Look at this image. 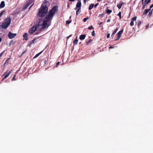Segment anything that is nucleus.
<instances>
[{
	"mask_svg": "<svg viewBox=\"0 0 153 153\" xmlns=\"http://www.w3.org/2000/svg\"><path fill=\"white\" fill-rule=\"evenodd\" d=\"M88 18H85L83 19V21L84 22H85L88 19Z\"/></svg>",
	"mask_w": 153,
	"mask_h": 153,
	"instance_id": "obj_25",
	"label": "nucleus"
},
{
	"mask_svg": "<svg viewBox=\"0 0 153 153\" xmlns=\"http://www.w3.org/2000/svg\"><path fill=\"white\" fill-rule=\"evenodd\" d=\"M88 29H89V30H91V29H94V27H93V26H91L90 27H88Z\"/></svg>",
	"mask_w": 153,
	"mask_h": 153,
	"instance_id": "obj_24",
	"label": "nucleus"
},
{
	"mask_svg": "<svg viewBox=\"0 0 153 153\" xmlns=\"http://www.w3.org/2000/svg\"><path fill=\"white\" fill-rule=\"evenodd\" d=\"M137 23V25L138 26H139L140 25L141 22L140 21H138Z\"/></svg>",
	"mask_w": 153,
	"mask_h": 153,
	"instance_id": "obj_32",
	"label": "nucleus"
},
{
	"mask_svg": "<svg viewBox=\"0 0 153 153\" xmlns=\"http://www.w3.org/2000/svg\"><path fill=\"white\" fill-rule=\"evenodd\" d=\"M143 6L142 7V8L143 9H144L145 8V6L146 5V4H143Z\"/></svg>",
	"mask_w": 153,
	"mask_h": 153,
	"instance_id": "obj_30",
	"label": "nucleus"
},
{
	"mask_svg": "<svg viewBox=\"0 0 153 153\" xmlns=\"http://www.w3.org/2000/svg\"><path fill=\"white\" fill-rule=\"evenodd\" d=\"M42 51H41V52H40L39 53L36 54L33 57V59L36 58L38 57L42 53Z\"/></svg>",
	"mask_w": 153,
	"mask_h": 153,
	"instance_id": "obj_16",
	"label": "nucleus"
},
{
	"mask_svg": "<svg viewBox=\"0 0 153 153\" xmlns=\"http://www.w3.org/2000/svg\"><path fill=\"white\" fill-rule=\"evenodd\" d=\"M71 16H70V18H71Z\"/></svg>",
	"mask_w": 153,
	"mask_h": 153,
	"instance_id": "obj_53",
	"label": "nucleus"
},
{
	"mask_svg": "<svg viewBox=\"0 0 153 153\" xmlns=\"http://www.w3.org/2000/svg\"><path fill=\"white\" fill-rule=\"evenodd\" d=\"M95 35V32L94 31H93L92 32V35L94 36Z\"/></svg>",
	"mask_w": 153,
	"mask_h": 153,
	"instance_id": "obj_31",
	"label": "nucleus"
},
{
	"mask_svg": "<svg viewBox=\"0 0 153 153\" xmlns=\"http://www.w3.org/2000/svg\"><path fill=\"white\" fill-rule=\"evenodd\" d=\"M57 7L56 6L53 7L49 11L45 19H44L42 18L39 19L38 25L33 27L30 29L29 30L30 34H33L37 29L40 30L42 29L48 27L51 25V21L57 10Z\"/></svg>",
	"mask_w": 153,
	"mask_h": 153,
	"instance_id": "obj_1",
	"label": "nucleus"
},
{
	"mask_svg": "<svg viewBox=\"0 0 153 153\" xmlns=\"http://www.w3.org/2000/svg\"><path fill=\"white\" fill-rule=\"evenodd\" d=\"M34 42L35 41H33V43H34ZM35 42H36V41H35Z\"/></svg>",
	"mask_w": 153,
	"mask_h": 153,
	"instance_id": "obj_54",
	"label": "nucleus"
},
{
	"mask_svg": "<svg viewBox=\"0 0 153 153\" xmlns=\"http://www.w3.org/2000/svg\"><path fill=\"white\" fill-rule=\"evenodd\" d=\"M4 11H2L0 13V17H1V16L4 14Z\"/></svg>",
	"mask_w": 153,
	"mask_h": 153,
	"instance_id": "obj_21",
	"label": "nucleus"
},
{
	"mask_svg": "<svg viewBox=\"0 0 153 153\" xmlns=\"http://www.w3.org/2000/svg\"><path fill=\"white\" fill-rule=\"evenodd\" d=\"M48 8L46 5H42L41 8L39 10V12L38 13V15L40 17L44 16L47 13Z\"/></svg>",
	"mask_w": 153,
	"mask_h": 153,
	"instance_id": "obj_2",
	"label": "nucleus"
},
{
	"mask_svg": "<svg viewBox=\"0 0 153 153\" xmlns=\"http://www.w3.org/2000/svg\"><path fill=\"white\" fill-rule=\"evenodd\" d=\"M30 4H31V3H30L28 4H27L25 6V7H24V9H26V8H27Z\"/></svg>",
	"mask_w": 153,
	"mask_h": 153,
	"instance_id": "obj_20",
	"label": "nucleus"
},
{
	"mask_svg": "<svg viewBox=\"0 0 153 153\" xmlns=\"http://www.w3.org/2000/svg\"><path fill=\"white\" fill-rule=\"evenodd\" d=\"M124 4L123 2L120 1V3L117 4V7L119 9L121 8L122 5Z\"/></svg>",
	"mask_w": 153,
	"mask_h": 153,
	"instance_id": "obj_10",
	"label": "nucleus"
},
{
	"mask_svg": "<svg viewBox=\"0 0 153 153\" xmlns=\"http://www.w3.org/2000/svg\"><path fill=\"white\" fill-rule=\"evenodd\" d=\"M77 7H76L75 8V9L76 10Z\"/></svg>",
	"mask_w": 153,
	"mask_h": 153,
	"instance_id": "obj_51",
	"label": "nucleus"
},
{
	"mask_svg": "<svg viewBox=\"0 0 153 153\" xmlns=\"http://www.w3.org/2000/svg\"><path fill=\"white\" fill-rule=\"evenodd\" d=\"M117 30H118V29H116L114 30V32L113 33H112L111 36H112V37H113L114 36V35L116 33L117 31Z\"/></svg>",
	"mask_w": 153,
	"mask_h": 153,
	"instance_id": "obj_15",
	"label": "nucleus"
},
{
	"mask_svg": "<svg viewBox=\"0 0 153 153\" xmlns=\"http://www.w3.org/2000/svg\"><path fill=\"white\" fill-rule=\"evenodd\" d=\"M33 4L31 6H30V8L32 6V5H33Z\"/></svg>",
	"mask_w": 153,
	"mask_h": 153,
	"instance_id": "obj_50",
	"label": "nucleus"
},
{
	"mask_svg": "<svg viewBox=\"0 0 153 153\" xmlns=\"http://www.w3.org/2000/svg\"><path fill=\"white\" fill-rule=\"evenodd\" d=\"M101 1V0H98V1Z\"/></svg>",
	"mask_w": 153,
	"mask_h": 153,
	"instance_id": "obj_52",
	"label": "nucleus"
},
{
	"mask_svg": "<svg viewBox=\"0 0 153 153\" xmlns=\"http://www.w3.org/2000/svg\"><path fill=\"white\" fill-rule=\"evenodd\" d=\"M77 36L76 38L73 41V44H76L77 43L78 40L77 39Z\"/></svg>",
	"mask_w": 153,
	"mask_h": 153,
	"instance_id": "obj_14",
	"label": "nucleus"
},
{
	"mask_svg": "<svg viewBox=\"0 0 153 153\" xmlns=\"http://www.w3.org/2000/svg\"><path fill=\"white\" fill-rule=\"evenodd\" d=\"M123 29L122 30L120 31H119L117 34V38L116 39V40H119L123 32Z\"/></svg>",
	"mask_w": 153,
	"mask_h": 153,
	"instance_id": "obj_5",
	"label": "nucleus"
},
{
	"mask_svg": "<svg viewBox=\"0 0 153 153\" xmlns=\"http://www.w3.org/2000/svg\"><path fill=\"white\" fill-rule=\"evenodd\" d=\"M110 21V19H108V20H107V22H109Z\"/></svg>",
	"mask_w": 153,
	"mask_h": 153,
	"instance_id": "obj_41",
	"label": "nucleus"
},
{
	"mask_svg": "<svg viewBox=\"0 0 153 153\" xmlns=\"http://www.w3.org/2000/svg\"><path fill=\"white\" fill-rule=\"evenodd\" d=\"M5 51H3V52H2V53H1L0 54V57L3 54L4 52Z\"/></svg>",
	"mask_w": 153,
	"mask_h": 153,
	"instance_id": "obj_33",
	"label": "nucleus"
},
{
	"mask_svg": "<svg viewBox=\"0 0 153 153\" xmlns=\"http://www.w3.org/2000/svg\"><path fill=\"white\" fill-rule=\"evenodd\" d=\"M87 0H84V2L85 3Z\"/></svg>",
	"mask_w": 153,
	"mask_h": 153,
	"instance_id": "obj_49",
	"label": "nucleus"
},
{
	"mask_svg": "<svg viewBox=\"0 0 153 153\" xmlns=\"http://www.w3.org/2000/svg\"><path fill=\"white\" fill-rule=\"evenodd\" d=\"M16 36V33H11V32H9L8 36V38L10 39H12L14 37H15V36Z\"/></svg>",
	"mask_w": 153,
	"mask_h": 153,
	"instance_id": "obj_4",
	"label": "nucleus"
},
{
	"mask_svg": "<svg viewBox=\"0 0 153 153\" xmlns=\"http://www.w3.org/2000/svg\"><path fill=\"white\" fill-rule=\"evenodd\" d=\"M152 11H150L149 12V15L150 16H151L152 15Z\"/></svg>",
	"mask_w": 153,
	"mask_h": 153,
	"instance_id": "obj_29",
	"label": "nucleus"
},
{
	"mask_svg": "<svg viewBox=\"0 0 153 153\" xmlns=\"http://www.w3.org/2000/svg\"><path fill=\"white\" fill-rule=\"evenodd\" d=\"M114 48V47H112V46H110V47H109V49H110V48Z\"/></svg>",
	"mask_w": 153,
	"mask_h": 153,
	"instance_id": "obj_42",
	"label": "nucleus"
},
{
	"mask_svg": "<svg viewBox=\"0 0 153 153\" xmlns=\"http://www.w3.org/2000/svg\"><path fill=\"white\" fill-rule=\"evenodd\" d=\"M2 40V39L1 37H0V42H1Z\"/></svg>",
	"mask_w": 153,
	"mask_h": 153,
	"instance_id": "obj_47",
	"label": "nucleus"
},
{
	"mask_svg": "<svg viewBox=\"0 0 153 153\" xmlns=\"http://www.w3.org/2000/svg\"><path fill=\"white\" fill-rule=\"evenodd\" d=\"M5 6V3L4 1H2L0 5V8H1L4 7Z\"/></svg>",
	"mask_w": 153,
	"mask_h": 153,
	"instance_id": "obj_12",
	"label": "nucleus"
},
{
	"mask_svg": "<svg viewBox=\"0 0 153 153\" xmlns=\"http://www.w3.org/2000/svg\"><path fill=\"white\" fill-rule=\"evenodd\" d=\"M104 14H103V13H102V14H100L99 15V16L101 17H103L104 16Z\"/></svg>",
	"mask_w": 153,
	"mask_h": 153,
	"instance_id": "obj_28",
	"label": "nucleus"
},
{
	"mask_svg": "<svg viewBox=\"0 0 153 153\" xmlns=\"http://www.w3.org/2000/svg\"><path fill=\"white\" fill-rule=\"evenodd\" d=\"M91 39H89V40L88 42H87V43H89V42H91Z\"/></svg>",
	"mask_w": 153,
	"mask_h": 153,
	"instance_id": "obj_40",
	"label": "nucleus"
},
{
	"mask_svg": "<svg viewBox=\"0 0 153 153\" xmlns=\"http://www.w3.org/2000/svg\"><path fill=\"white\" fill-rule=\"evenodd\" d=\"M36 40V39H33V40H31V42H30V44H34L33 43V41H35Z\"/></svg>",
	"mask_w": 153,
	"mask_h": 153,
	"instance_id": "obj_23",
	"label": "nucleus"
},
{
	"mask_svg": "<svg viewBox=\"0 0 153 153\" xmlns=\"http://www.w3.org/2000/svg\"><path fill=\"white\" fill-rule=\"evenodd\" d=\"M28 35L27 33H25L23 35L24 39L27 40H28Z\"/></svg>",
	"mask_w": 153,
	"mask_h": 153,
	"instance_id": "obj_8",
	"label": "nucleus"
},
{
	"mask_svg": "<svg viewBox=\"0 0 153 153\" xmlns=\"http://www.w3.org/2000/svg\"><path fill=\"white\" fill-rule=\"evenodd\" d=\"M69 1H75V0H69Z\"/></svg>",
	"mask_w": 153,
	"mask_h": 153,
	"instance_id": "obj_46",
	"label": "nucleus"
},
{
	"mask_svg": "<svg viewBox=\"0 0 153 153\" xmlns=\"http://www.w3.org/2000/svg\"><path fill=\"white\" fill-rule=\"evenodd\" d=\"M147 0H142V4H146V3Z\"/></svg>",
	"mask_w": 153,
	"mask_h": 153,
	"instance_id": "obj_18",
	"label": "nucleus"
},
{
	"mask_svg": "<svg viewBox=\"0 0 153 153\" xmlns=\"http://www.w3.org/2000/svg\"><path fill=\"white\" fill-rule=\"evenodd\" d=\"M80 8H78V9L76 11V15H78V12H79V10H80Z\"/></svg>",
	"mask_w": 153,
	"mask_h": 153,
	"instance_id": "obj_27",
	"label": "nucleus"
},
{
	"mask_svg": "<svg viewBox=\"0 0 153 153\" xmlns=\"http://www.w3.org/2000/svg\"><path fill=\"white\" fill-rule=\"evenodd\" d=\"M15 80V78L14 77H13L12 79V80L13 81V80Z\"/></svg>",
	"mask_w": 153,
	"mask_h": 153,
	"instance_id": "obj_45",
	"label": "nucleus"
},
{
	"mask_svg": "<svg viewBox=\"0 0 153 153\" xmlns=\"http://www.w3.org/2000/svg\"><path fill=\"white\" fill-rule=\"evenodd\" d=\"M151 1V0H148L147 1H146V4H149Z\"/></svg>",
	"mask_w": 153,
	"mask_h": 153,
	"instance_id": "obj_34",
	"label": "nucleus"
},
{
	"mask_svg": "<svg viewBox=\"0 0 153 153\" xmlns=\"http://www.w3.org/2000/svg\"><path fill=\"white\" fill-rule=\"evenodd\" d=\"M85 35H81L80 36L79 39L81 40H83L85 39Z\"/></svg>",
	"mask_w": 153,
	"mask_h": 153,
	"instance_id": "obj_13",
	"label": "nucleus"
},
{
	"mask_svg": "<svg viewBox=\"0 0 153 153\" xmlns=\"http://www.w3.org/2000/svg\"><path fill=\"white\" fill-rule=\"evenodd\" d=\"M110 34H108L107 35V38H108L109 37H110Z\"/></svg>",
	"mask_w": 153,
	"mask_h": 153,
	"instance_id": "obj_35",
	"label": "nucleus"
},
{
	"mask_svg": "<svg viewBox=\"0 0 153 153\" xmlns=\"http://www.w3.org/2000/svg\"><path fill=\"white\" fill-rule=\"evenodd\" d=\"M98 3H97L95 5H94V7H96L98 5Z\"/></svg>",
	"mask_w": 153,
	"mask_h": 153,
	"instance_id": "obj_36",
	"label": "nucleus"
},
{
	"mask_svg": "<svg viewBox=\"0 0 153 153\" xmlns=\"http://www.w3.org/2000/svg\"><path fill=\"white\" fill-rule=\"evenodd\" d=\"M59 64V62H58L56 64V67H57V66Z\"/></svg>",
	"mask_w": 153,
	"mask_h": 153,
	"instance_id": "obj_37",
	"label": "nucleus"
},
{
	"mask_svg": "<svg viewBox=\"0 0 153 153\" xmlns=\"http://www.w3.org/2000/svg\"><path fill=\"white\" fill-rule=\"evenodd\" d=\"M150 9H146L145 10V11L143 13L144 15H146L147 13L150 10Z\"/></svg>",
	"mask_w": 153,
	"mask_h": 153,
	"instance_id": "obj_11",
	"label": "nucleus"
},
{
	"mask_svg": "<svg viewBox=\"0 0 153 153\" xmlns=\"http://www.w3.org/2000/svg\"><path fill=\"white\" fill-rule=\"evenodd\" d=\"M81 3L80 1H79L77 2L76 4V7L79 8L81 9Z\"/></svg>",
	"mask_w": 153,
	"mask_h": 153,
	"instance_id": "obj_9",
	"label": "nucleus"
},
{
	"mask_svg": "<svg viewBox=\"0 0 153 153\" xmlns=\"http://www.w3.org/2000/svg\"><path fill=\"white\" fill-rule=\"evenodd\" d=\"M153 7V4H152L150 7V9L152 8Z\"/></svg>",
	"mask_w": 153,
	"mask_h": 153,
	"instance_id": "obj_38",
	"label": "nucleus"
},
{
	"mask_svg": "<svg viewBox=\"0 0 153 153\" xmlns=\"http://www.w3.org/2000/svg\"><path fill=\"white\" fill-rule=\"evenodd\" d=\"M149 24H148V25H147L146 26V28H147L149 27Z\"/></svg>",
	"mask_w": 153,
	"mask_h": 153,
	"instance_id": "obj_43",
	"label": "nucleus"
},
{
	"mask_svg": "<svg viewBox=\"0 0 153 153\" xmlns=\"http://www.w3.org/2000/svg\"><path fill=\"white\" fill-rule=\"evenodd\" d=\"M117 15L119 16L120 17V19L121 18V12H120L118 14H117Z\"/></svg>",
	"mask_w": 153,
	"mask_h": 153,
	"instance_id": "obj_22",
	"label": "nucleus"
},
{
	"mask_svg": "<svg viewBox=\"0 0 153 153\" xmlns=\"http://www.w3.org/2000/svg\"><path fill=\"white\" fill-rule=\"evenodd\" d=\"M11 17L10 16L7 17L4 22L1 25V27L3 28H7L10 25L11 20Z\"/></svg>",
	"mask_w": 153,
	"mask_h": 153,
	"instance_id": "obj_3",
	"label": "nucleus"
},
{
	"mask_svg": "<svg viewBox=\"0 0 153 153\" xmlns=\"http://www.w3.org/2000/svg\"><path fill=\"white\" fill-rule=\"evenodd\" d=\"M18 71H16V74L15 75H14V76L13 77H14V78L16 76V74L18 72Z\"/></svg>",
	"mask_w": 153,
	"mask_h": 153,
	"instance_id": "obj_44",
	"label": "nucleus"
},
{
	"mask_svg": "<svg viewBox=\"0 0 153 153\" xmlns=\"http://www.w3.org/2000/svg\"><path fill=\"white\" fill-rule=\"evenodd\" d=\"M72 36V35H70V36H68L67 37V39H68V38H69L70 37H71Z\"/></svg>",
	"mask_w": 153,
	"mask_h": 153,
	"instance_id": "obj_39",
	"label": "nucleus"
},
{
	"mask_svg": "<svg viewBox=\"0 0 153 153\" xmlns=\"http://www.w3.org/2000/svg\"><path fill=\"white\" fill-rule=\"evenodd\" d=\"M102 22H100V23H99V25H101V24H102Z\"/></svg>",
	"mask_w": 153,
	"mask_h": 153,
	"instance_id": "obj_48",
	"label": "nucleus"
},
{
	"mask_svg": "<svg viewBox=\"0 0 153 153\" xmlns=\"http://www.w3.org/2000/svg\"><path fill=\"white\" fill-rule=\"evenodd\" d=\"M136 19L137 17L136 16L132 18L130 23L131 26H132L134 25V22L136 20Z\"/></svg>",
	"mask_w": 153,
	"mask_h": 153,
	"instance_id": "obj_7",
	"label": "nucleus"
},
{
	"mask_svg": "<svg viewBox=\"0 0 153 153\" xmlns=\"http://www.w3.org/2000/svg\"><path fill=\"white\" fill-rule=\"evenodd\" d=\"M12 70H11L8 73H7V72H5L4 74L3 75V76H4V77L3 78V79L7 78L8 76L9 75L12 73Z\"/></svg>",
	"mask_w": 153,
	"mask_h": 153,
	"instance_id": "obj_6",
	"label": "nucleus"
},
{
	"mask_svg": "<svg viewBox=\"0 0 153 153\" xmlns=\"http://www.w3.org/2000/svg\"><path fill=\"white\" fill-rule=\"evenodd\" d=\"M94 6V4H91L90 5L89 7V10L91 9Z\"/></svg>",
	"mask_w": 153,
	"mask_h": 153,
	"instance_id": "obj_17",
	"label": "nucleus"
},
{
	"mask_svg": "<svg viewBox=\"0 0 153 153\" xmlns=\"http://www.w3.org/2000/svg\"><path fill=\"white\" fill-rule=\"evenodd\" d=\"M66 22V24H70V23H71V21H67Z\"/></svg>",
	"mask_w": 153,
	"mask_h": 153,
	"instance_id": "obj_26",
	"label": "nucleus"
},
{
	"mask_svg": "<svg viewBox=\"0 0 153 153\" xmlns=\"http://www.w3.org/2000/svg\"><path fill=\"white\" fill-rule=\"evenodd\" d=\"M106 12L108 13L109 14L112 12V10L109 9H107L106 10Z\"/></svg>",
	"mask_w": 153,
	"mask_h": 153,
	"instance_id": "obj_19",
	"label": "nucleus"
}]
</instances>
